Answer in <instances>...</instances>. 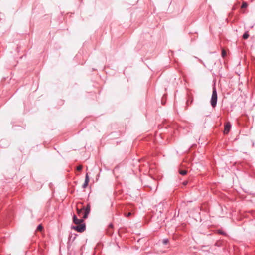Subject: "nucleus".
Listing matches in <instances>:
<instances>
[{
  "label": "nucleus",
  "mask_w": 255,
  "mask_h": 255,
  "mask_svg": "<svg viewBox=\"0 0 255 255\" xmlns=\"http://www.w3.org/2000/svg\"><path fill=\"white\" fill-rule=\"evenodd\" d=\"M249 36V35L248 34V32L246 31L243 35V38L244 39H247L248 38Z\"/></svg>",
  "instance_id": "6e6552de"
},
{
  "label": "nucleus",
  "mask_w": 255,
  "mask_h": 255,
  "mask_svg": "<svg viewBox=\"0 0 255 255\" xmlns=\"http://www.w3.org/2000/svg\"><path fill=\"white\" fill-rule=\"evenodd\" d=\"M72 229L78 232L81 233L85 230L86 225L85 223H82L80 224H78L77 226H73Z\"/></svg>",
  "instance_id": "f03ea898"
},
{
  "label": "nucleus",
  "mask_w": 255,
  "mask_h": 255,
  "mask_svg": "<svg viewBox=\"0 0 255 255\" xmlns=\"http://www.w3.org/2000/svg\"><path fill=\"white\" fill-rule=\"evenodd\" d=\"M76 210H77V213L79 217H80L82 215L83 216L84 210L83 209V208L82 209H79V208H77Z\"/></svg>",
  "instance_id": "0eeeda50"
},
{
  "label": "nucleus",
  "mask_w": 255,
  "mask_h": 255,
  "mask_svg": "<svg viewBox=\"0 0 255 255\" xmlns=\"http://www.w3.org/2000/svg\"><path fill=\"white\" fill-rule=\"evenodd\" d=\"M42 229H43V226L41 224L39 225L37 227V231H42Z\"/></svg>",
  "instance_id": "f8f14e48"
},
{
  "label": "nucleus",
  "mask_w": 255,
  "mask_h": 255,
  "mask_svg": "<svg viewBox=\"0 0 255 255\" xmlns=\"http://www.w3.org/2000/svg\"><path fill=\"white\" fill-rule=\"evenodd\" d=\"M217 102V93L216 88L214 87L213 88L212 94L211 96V99L210 100V103L211 106L213 108H215L216 106Z\"/></svg>",
  "instance_id": "f257e3e1"
},
{
  "label": "nucleus",
  "mask_w": 255,
  "mask_h": 255,
  "mask_svg": "<svg viewBox=\"0 0 255 255\" xmlns=\"http://www.w3.org/2000/svg\"><path fill=\"white\" fill-rule=\"evenodd\" d=\"M82 169V166H78L77 167V170L78 171H81V170Z\"/></svg>",
  "instance_id": "4468645a"
},
{
  "label": "nucleus",
  "mask_w": 255,
  "mask_h": 255,
  "mask_svg": "<svg viewBox=\"0 0 255 255\" xmlns=\"http://www.w3.org/2000/svg\"><path fill=\"white\" fill-rule=\"evenodd\" d=\"M89 182V178L88 173L86 174L85 176V179L84 184L82 185L83 188H85L87 187L88 183Z\"/></svg>",
  "instance_id": "423d86ee"
},
{
  "label": "nucleus",
  "mask_w": 255,
  "mask_h": 255,
  "mask_svg": "<svg viewBox=\"0 0 255 255\" xmlns=\"http://www.w3.org/2000/svg\"><path fill=\"white\" fill-rule=\"evenodd\" d=\"M83 209L84 210V214L83 218L84 219H86L88 217V216L90 212V205L89 204H88L86 207H83Z\"/></svg>",
  "instance_id": "7ed1b4c3"
},
{
  "label": "nucleus",
  "mask_w": 255,
  "mask_h": 255,
  "mask_svg": "<svg viewBox=\"0 0 255 255\" xmlns=\"http://www.w3.org/2000/svg\"><path fill=\"white\" fill-rule=\"evenodd\" d=\"M131 215V213L130 212H129V213H128V214H127V216L128 217H129V216H130Z\"/></svg>",
  "instance_id": "dca6fc26"
},
{
  "label": "nucleus",
  "mask_w": 255,
  "mask_h": 255,
  "mask_svg": "<svg viewBox=\"0 0 255 255\" xmlns=\"http://www.w3.org/2000/svg\"><path fill=\"white\" fill-rule=\"evenodd\" d=\"M248 6V4L246 2H243L241 5L242 8H246Z\"/></svg>",
  "instance_id": "9d476101"
},
{
  "label": "nucleus",
  "mask_w": 255,
  "mask_h": 255,
  "mask_svg": "<svg viewBox=\"0 0 255 255\" xmlns=\"http://www.w3.org/2000/svg\"><path fill=\"white\" fill-rule=\"evenodd\" d=\"M162 243L164 245H167L169 243V240L168 239H164L162 240Z\"/></svg>",
  "instance_id": "9b49d317"
},
{
  "label": "nucleus",
  "mask_w": 255,
  "mask_h": 255,
  "mask_svg": "<svg viewBox=\"0 0 255 255\" xmlns=\"http://www.w3.org/2000/svg\"><path fill=\"white\" fill-rule=\"evenodd\" d=\"M109 226L110 228H113V225L112 224H110Z\"/></svg>",
  "instance_id": "a211bd4d"
},
{
  "label": "nucleus",
  "mask_w": 255,
  "mask_h": 255,
  "mask_svg": "<svg viewBox=\"0 0 255 255\" xmlns=\"http://www.w3.org/2000/svg\"><path fill=\"white\" fill-rule=\"evenodd\" d=\"M218 232L220 234H222V235H225V233L223 231H222V230H219L218 231Z\"/></svg>",
  "instance_id": "ddd939ff"
},
{
  "label": "nucleus",
  "mask_w": 255,
  "mask_h": 255,
  "mask_svg": "<svg viewBox=\"0 0 255 255\" xmlns=\"http://www.w3.org/2000/svg\"><path fill=\"white\" fill-rule=\"evenodd\" d=\"M226 53L225 51L222 50V57H224L226 55Z\"/></svg>",
  "instance_id": "2eb2a0df"
},
{
  "label": "nucleus",
  "mask_w": 255,
  "mask_h": 255,
  "mask_svg": "<svg viewBox=\"0 0 255 255\" xmlns=\"http://www.w3.org/2000/svg\"><path fill=\"white\" fill-rule=\"evenodd\" d=\"M183 184H184V185H186L187 184V181H185V182H183Z\"/></svg>",
  "instance_id": "f3484780"
},
{
  "label": "nucleus",
  "mask_w": 255,
  "mask_h": 255,
  "mask_svg": "<svg viewBox=\"0 0 255 255\" xmlns=\"http://www.w3.org/2000/svg\"><path fill=\"white\" fill-rule=\"evenodd\" d=\"M231 128V124L230 122H227L225 125L224 133L225 134H227Z\"/></svg>",
  "instance_id": "20e7f679"
},
{
  "label": "nucleus",
  "mask_w": 255,
  "mask_h": 255,
  "mask_svg": "<svg viewBox=\"0 0 255 255\" xmlns=\"http://www.w3.org/2000/svg\"><path fill=\"white\" fill-rule=\"evenodd\" d=\"M73 222L74 224L78 225L83 223L84 220L83 219H78L77 216L74 215L73 217Z\"/></svg>",
  "instance_id": "39448f33"
},
{
  "label": "nucleus",
  "mask_w": 255,
  "mask_h": 255,
  "mask_svg": "<svg viewBox=\"0 0 255 255\" xmlns=\"http://www.w3.org/2000/svg\"><path fill=\"white\" fill-rule=\"evenodd\" d=\"M179 172L182 175H185L187 173V171L186 170H180Z\"/></svg>",
  "instance_id": "1a4fd4ad"
},
{
  "label": "nucleus",
  "mask_w": 255,
  "mask_h": 255,
  "mask_svg": "<svg viewBox=\"0 0 255 255\" xmlns=\"http://www.w3.org/2000/svg\"><path fill=\"white\" fill-rule=\"evenodd\" d=\"M188 103H189V101L188 100V101H187V105H188V104H189Z\"/></svg>",
  "instance_id": "6ab92c4d"
}]
</instances>
